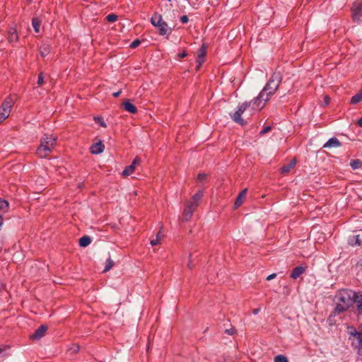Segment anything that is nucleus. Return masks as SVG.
<instances>
[{
    "label": "nucleus",
    "instance_id": "nucleus-19",
    "mask_svg": "<svg viewBox=\"0 0 362 362\" xmlns=\"http://www.w3.org/2000/svg\"><path fill=\"white\" fill-rule=\"evenodd\" d=\"M161 228H163V226H161ZM161 229L162 228H160V230L156 234L155 238L151 239L150 244L152 246H156V245L160 244V240L164 237V235L161 233Z\"/></svg>",
    "mask_w": 362,
    "mask_h": 362
},
{
    "label": "nucleus",
    "instance_id": "nucleus-28",
    "mask_svg": "<svg viewBox=\"0 0 362 362\" xmlns=\"http://www.w3.org/2000/svg\"><path fill=\"white\" fill-rule=\"evenodd\" d=\"M114 261L110 258L109 257L107 260H106V265H105V267L103 270V272H108L110 269H111L112 268V267L114 266Z\"/></svg>",
    "mask_w": 362,
    "mask_h": 362
},
{
    "label": "nucleus",
    "instance_id": "nucleus-23",
    "mask_svg": "<svg viewBox=\"0 0 362 362\" xmlns=\"http://www.w3.org/2000/svg\"><path fill=\"white\" fill-rule=\"evenodd\" d=\"M50 52V47L48 45H42L40 47V54L42 57H45Z\"/></svg>",
    "mask_w": 362,
    "mask_h": 362
},
{
    "label": "nucleus",
    "instance_id": "nucleus-32",
    "mask_svg": "<svg viewBox=\"0 0 362 362\" xmlns=\"http://www.w3.org/2000/svg\"><path fill=\"white\" fill-rule=\"evenodd\" d=\"M106 19L108 22L114 23L118 19V16L116 14L111 13L106 16Z\"/></svg>",
    "mask_w": 362,
    "mask_h": 362
},
{
    "label": "nucleus",
    "instance_id": "nucleus-11",
    "mask_svg": "<svg viewBox=\"0 0 362 362\" xmlns=\"http://www.w3.org/2000/svg\"><path fill=\"white\" fill-rule=\"evenodd\" d=\"M247 192V189L245 188L239 193L234 203V209H238L243 204L246 197Z\"/></svg>",
    "mask_w": 362,
    "mask_h": 362
},
{
    "label": "nucleus",
    "instance_id": "nucleus-43",
    "mask_svg": "<svg viewBox=\"0 0 362 362\" xmlns=\"http://www.w3.org/2000/svg\"><path fill=\"white\" fill-rule=\"evenodd\" d=\"M121 94V90H119L117 92H115L112 94V95L115 97V98H117L118 97L119 95Z\"/></svg>",
    "mask_w": 362,
    "mask_h": 362
},
{
    "label": "nucleus",
    "instance_id": "nucleus-25",
    "mask_svg": "<svg viewBox=\"0 0 362 362\" xmlns=\"http://www.w3.org/2000/svg\"><path fill=\"white\" fill-rule=\"evenodd\" d=\"M350 166L353 170H356L362 167V161L358 159H352L350 161Z\"/></svg>",
    "mask_w": 362,
    "mask_h": 362
},
{
    "label": "nucleus",
    "instance_id": "nucleus-22",
    "mask_svg": "<svg viewBox=\"0 0 362 362\" xmlns=\"http://www.w3.org/2000/svg\"><path fill=\"white\" fill-rule=\"evenodd\" d=\"M78 243L81 247H86L90 244L91 238L88 235H84L79 239Z\"/></svg>",
    "mask_w": 362,
    "mask_h": 362
},
{
    "label": "nucleus",
    "instance_id": "nucleus-1",
    "mask_svg": "<svg viewBox=\"0 0 362 362\" xmlns=\"http://www.w3.org/2000/svg\"><path fill=\"white\" fill-rule=\"evenodd\" d=\"M281 81L282 76L280 72L273 73L262 90L254 98V104H257V107L263 108L270 97L276 93Z\"/></svg>",
    "mask_w": 362,
    "mask_h": 362
},
{
    "label": "nucleus",
    "instance_id": "nucleus-29",
    "mask_svg": "<svg viewBox=\"0 0 362 362\" xmlns=\"http://www.w3.org/2000/svg\"><path fill=\"white\" fill-rule=\"evenodd\" d=\"M336 315H334V313L333 311L332 313L328 317L327 322L329 326H333V325H336V320H335Z\"/></svg>",
    "mask_w": 362,
    "mask_h": 362
},
{
    "label": "nucleus",
    "instance_id": "nucleus-8",
    "mask_svg": "<svg viewBox=\"0 0 362 362\" xmlns=\"http://www.w3.org/2000/svg\"><path fill=\"white\" fill-rule=\"evenodd\" d=\"M141 164V158L138 156H136L134 160L132 161V164L129 166H127L124 170L122 171V175L123 176H129L132 175L135 169L136 165H139Z\"/></svg>",
    "mask_w": 362,
    "mask_h": 362
},
{
    "label": "nucleus",
    "instance_id": "nucleus-44",
    "mask_svg": "<svg viewBox=\"0 0 362 362\" xmlns=\"http://www.w3.org/2000/svg\"><path fill=\"white\" fill-rule=\"evenodd\" d=\"M358 126L362 127V117L357 121Z\"/></svg>",
    "mask_w": 362,
    "mask_h": 362
},
{
    "label": "nucleus",
    "instance_id": "nucleus-18",
    "mask_svg": "<svg viewBox=\"0 0 362 362\" xmlns=\"http://www.w3.org/2000/svg\"><path fill=\"white\" fill-rule=\"evenodd\" d=\"M348 243L351 246L361 245V240L360 239L359 235H354L349 236L348 239Z\"/></svg>",
    "mask_w": 362,
    "mask_h": 362
},
{
    "label": "nucleus",
    "instance_id": "nucleus-14",
    "mask_svg": "<svg viewBox=\"0 0 362 362\" xmlns=\"http://www.w3.org/2000/svg\"><path fill=\"white\" fill-rule=\"evenodd\" d=\"M305 267H303V266H298L296 267H295L292 272L291 273V278L293 279H298L301 274H303V273H305Z\"/></svg>",
    "mask_w": 362,
    "mask_h": 362
},
{
    "label": "nucleus",
    "instance_id": "nucleus-33",
    "mask_svg": "<svg viewBox=\"0 0 362 362\" xmlns=\"http://www.w3.org/2000/svg\"><path fill=\"white\" fill-rule=\"evenodd\" d=\"M79 349H80L79 345H78V344H72L69 347V351L71 352V354H74L78 353Z\"/></svg>",
    "mask_w": 362,
    "mask_h": 362
},
{
    "label": "nucleus",
    "instance_id": "nucleus-17",
    "mask_svg": "<svg viewBox=\"0 0 362 362\" xmlns=\"http://www.w3.org/2000/svg\"><path fill=\"white\" fill-rule=\"evenodd\" d=\"M296 163V159L291 160L288 164L284 165V166H282V168H281V174L288 173V172H290V170L291 169H293L295 167Z\"/></svg>",
    "mask_w": 362,
    "mask_h": 362
},
{
    "label": "nucleus",
    "instance_id": "nucleus-46",
    "mask_svg": "<svg viewBox=\"0 0 362 362\" xmlns=\"http://www.w3.org/2000/svg\"><path fill=\"white\" fill-rule=\"evenodd\" d=\"M259 308L254 309L252 311L253 314L257 315L259 313Z\"/></svg>",
    "mask_w": 362,
    "mask_h": 362
},
{
    "label": "nucleus",
    "instance_id": "nucleus-6",
    "mask_svg": "<svg viewBox=\"0 0 362 362\" xmlns=\"http://www.w3.org/2000/svg\"><path fill=\"white\" fill-rule=\"evenodd\" d=\"M13 105L14 100L11 95L5 98L0 107V122L8 117Z\"/></svg>",
    "mask_w": 362,
    "mask_h": 362
},
{
    "label": "nucleus",
    "instance_id": "nucleus-16",
    "mask_svg": "<svg viewBox=\"0 0 362 362\" xmlns=\"http://www.w3.org/2000/svg\"><path fill=\"white\" fill-rule=\"evenodd\" d=\"M123 108L124 110L132 114H136L137 112L136 107L129 100H126L123 103Z\"/></svg>",
    "mask_w": 362,
    "mask_h": 362
},
{
    "label": "nucleus",
    "instance_id": "nucleus-20",
    "mask_svg": "<svg viewBox=\"0 0 362 362\" xmlns=\"http://www.w3.org/2000/svg\"><path fill=\"white\" fill-rule=\"evenodd\" d=\"M163 19L160 15L158 13H155L152 16L151 22V23L156 26L158 27V25H160V24L163 23Z\"/></svg>",
    "mask_w": 362,
    "mask_h": 362
},
{
    "label": "nucleus",
    "instance_id": "nucleus-39",
    "mask_svg": "<svg viewBox=\"0 0 362 362\" xmlns=\"http://www.w3.org/2000/svg\"><path fill=\"white\" fill-rule=\"evenodd\" d=\"M276 276V274L273 273V274H272L269 275V276L267 277V281H270V280H272V279H274Z\"/></svg>",
    "mask_w": 362,
    "mask_h": 362
},
{
    "label": "nucleus",
    "instance_id": "nucleus-41",
    "mask_svg": "<svg viewBox=\"0 0 362 362\" xmlns=\"http://www.w3.org/2000/svg\"><path fill=\"white\" fill-rule=\"evenodd\" d=\"M189 21V18L187 16L182 15V23H187Z\"/></svg>",
    "mask_w": 362,
    "mask_h": 362
},
{
    "label": "nucleus",
    "instance_id": "nucleus-36",
    "mask_svg": "<svg viewBox=\"0 0 362 362\" xmlns=\"http://www.w3.org/2000/svg\"><path fill=\"white\" fill-rule=\"evenodd\" d=\"M272 130V127L271 126H266L264 127L259 132V134L261 136L268 133L269 132H270Z\"/></svg>",
    "mask_w": 362,
    "mask_h": 362
},
{
    "label": "nucleus",
    "instance_id": "nucleus-47",
    "mask_svg": "<svg viewBox=\"0 0 362 362\" xmlns=\"http://www.w3.org/2000/svg\"><path fill=\"white\" fill-rule=\"evenodd\" d=\"M187 266H188V267H189L190 269H192L193 266L192 265L191 260H189V263H188Z\"/></svg>",
    "mask_w": 362,
    "mask_h": 362
},
{
    "label": "nucleus",
    "instance_id": "nucleus-45",
    "mask_svg": "<svg viewBox=\"0 0 362 362\" xmlns=\"http://www.w3.org/2000/svg\"><path fill=\"white\" fill-rule=\"evenodd\" d=\"M187 55H188V54H187V51L182 49V59L185 58V57H187Z\"/></svg>",
    "mask_w": 362,
    "mask_h": 362
},
{
    "label": "nucleus",
    "instance_id": "nucleus-37",
    "mask_svg": "<svg viewBox=\"0 0 362 362\" xmlns=\"http://www.w3.org/2000/svg\"><path fill=\"white\" fill-rule=\"evenodd\" d=\"M236 329L234 327H231L230 329H226L225 330V333H226L228 335H233L236 333Z\"/></svg>",
    "mask_w": 362,
    "mask_h": 362
},
{
    "label": "nucleus",
    "instance_id": "nucleus-24",
    "mask_svg": "<svg viewBox=\"0 0 362 362\" xmlns=\"http://www.w3.org/2000/svg\"><path fill=\"white\" fill-rule=\"evenodd\" d=\"M354 303H356L358 314L362 315V295L357 294Z\"/></svg>",
    "mask_w": 362,
    "mask_h": 362
},
{
    "label": "nucleus",
    "instance_id": "nucleus-3",
    "mask_svg": "<svg viewBox=\"0 0 362 362\" xmlns=\"http://www.w3.org/2000/svg\"><path fill=\"white\" fill-rule=\"evenodd\" d=\"M57 136L54 134H45L40 139V144L37 148L36 154L39 158L47 157L56 146Z\"/></svg>",
    "mask_w": 362,
    "mask_h": 362
},
{
    "label": "nucleus",
    "instance_id": "nucleus-40",
    "mask_svg": "<svg viewBox=\"0 0 362 362\" xmlns=\"http://www.w3.org/2000/svg\"><path fill=\"white\" fill-rule=\"evenodd\" d=\"M10 347L8 346H0V354L4 351L5 350L9 349Z\"/></svg>",
    "mask_w": 362,
    "mask_h": 362
},
{
    "label": "nucleus",
    "instance_id": "nucleus-21",
    "mask_svg": "<svg viewBox=\"0 0 362 362\" xmlns=\"http://www.w3.org/2000/svg\"><path fill=\"white\" fill-rule=\"evenodd\" d=\"M362 100V88L360 89L358 93L351 97L350 103L352 105H356Z\"/></svg>",
    "mask_w": 362,
    "mask_h": 362
},
{
    "label": "nucleus",
    "instance_id": "nucleus-42",
    "mask_svg": "<svg viewBox=\"0 0 362 362\" xmlns=\"http://www.w3.org/2000/svg\"><path fill=\"white\" fill-rule=\"evenodd\" d=\"M324 100H325V104L327 105L329 103L330 98L328 95H325L324 98Z\"/></svg>",
    "mask_w": 362,
    "mask_h": 362
},
{
    "label": "nucleus",
    "instance_id": "nucleus-9",
    "mask_svg": "<svg viewBox=\"0 0 362 362\" xmlns=\"http://www.w3.org/2000/svg\"><path fill=\"white\" fill-rule=\"evenodd\" d=\"M47 329L48 327L47 325H42L35 331L33 334L30 335V338L31 339L39 340L45 336Z\"/></svg>",
    "mask_w": 362,
    "mask_h": 362
},
{
    "label": "nucleus",
    "instance_id": "nucleus-48",
    "mask_svg": "<svg viewBox=\"0 0 362 362\" xmlns=\"http://www.w3.org/2000/svg\"><path fill=\"white\" fill-rule=\"evenodd\" d=\"M177 57L181 58V53L177 54Z\"/></svg>",
    "mask_w": 362,
    "mask_h": 362
},
{
    "label": "nucleus",
    "instance_id": "nucleus-5",
    "mask_svg": "<svg viewBox=\"0 0 362 362\" xmlns=\"http://www.w3.org/2000/svg\"><path fill=\"white\" fill-rule=\"evenodd\" d=\"M252 107V110H261L262 108L257 107V104H254V99L250 101H245L238 107V110L233 112L230 113L231 119L237 124L241 126H245L247 124V122H245L242 118V115L243 112L250 107Z\"/></svg>",
    "mask_w": 362,
    "mask_h": 362
},
{
    "label": "nucleus",
    "instance_id": "nucleus-30",
    "mask_svg": "<svg viewBox=\"0 0 362 362\" xmlns=\"http://www.w3.org/2000/svg\"><path fill=\"white\" fill-rule=\"evenodd\" d=\"M95 123L99 124L103 127H106L107 125L101 116H97L94 117Z\"/></svg>",
    "mask_w": 362,
    "mask_h": 362
},
{
    "label": "nucleus",
    "instance_id": "nucleus-7",
    "mask_svg": "<svg viewBox=\"0 0 362 362\" xmlns=\"http://www.w3.org/2000/svg\"><path fill=\"white\" fill-rule=\"evenodd\" d=\"M351 16L354 22L362 21V3H354L351 8Z\"/></svg>",
    "mask_w": 362,
    "mask_h": 362
},
{
    "label": "nucleus",
    "instance_id": "nucleus-31",
    "mask_svg": "<svg viewBox=\"0 0 362 362\" xmlns=\"http://www.w3.org/2000/svg\"><path fill=\"white\" fill-rule=\"evenodd\" d=\"M208 178V175L206 173H199L197 177V180L199 182H205Z\"/></svg>",
    "mask_w": 362,
    "mask_h": 362
},
{
    "label": "nucleus",
    "instance_id": "nucleus-12",
    "mask_svg": "<svg viewBox=\"0 0 362 362\" xmlns=\"http://www.w3.org/2000/svg\"><path fill=\"white\" fill-rule=\"evenodd\" d=\"M341 143L339 140L336 137H332L329 139L324 145L323 148H332V147H340L341 146Z\"/></svg>",
    "mask_w": 362,
    "mask_h": 362
},
{
    "label": "nucleus",
    "instance_id": "nucleus-2",
    "mask_svg": "<svg viewBox=\"0 0 362 362\" xmlns=\"http://www.w3.org/2000/svg\"><path fill=\"white\" fill-rule=\"evenodd\" d=\"M357 293L351 289H341L335 296L337 303L334 308V315L346 311L356 300Z\"/></svg>",
    "mask_w": 362,
    "mask_h": 362
},
{
    "label": "nucleus",
    "instance_id": "nucleus-26",
    "mask_svg": "<svg viewBox=\"0 0 362 362\" xmlns=\"http://www.w3.org/2000/svg\"><path fill=\"white\" fill-rule=\"evenodd\" d=\"M41 21L38 18H33L32 19V25L34 28L35 33H38L40 32Z\"/></svg>",
    "mask_w": 362,
    "mask_h": 362
},
{
    "label": "nucleus",
    "instance_id": "nucleus-27",
    "mask_svg": "<svg viewBox=\"0 0 362 362\" xmlns=\"http://www.w3.org/2000/svg\"><path fill=\"white\" fill-rule=\"evenodd\" d=\"M160 25H158L157 27L158 28V32H159L160 35H164L167 33L168 25L164 21H163V23H161Z\"/></svg>",
    "mask_w": 362,
    "mask_h": 362
},
{
    "label": "nucleus",
    "instance_id": "nucleus-34",
    "mask_svg": "<svg viewBox=\"0 0 362 362\" xmlns=\"http://www.w3.org/2000/svg\"><path fill=\"white\" fill-rule=\"evenodd\" d=\"M274 362H288V361L286 356L278 355L274 358Z\"/></svg>",
    "mask_w": 362,
    "mask_h": 362
},
{
    "label": "nucleus",
    "instance_id": "nucleus-35",
    "mask_svg": "<svg viewBox=\"0 0 362 362\" xmlns=\"http://www.w3.org/2000/svg\"><path fill=\"white\" fill-rule=\"evenodd\" d=\"M141 42L140 40L139 39H136L135 40H134L131 44H130V47L132 48V49H134V48H136L137 47H139L140 45H141Z\"/></svg>",
    "mask_w": 362,
    "mask_h": 362
},
{
    "label": "nucleus",
    "instance_id": "nucleus-38",
    "mask_svg": "<svg viewBox=\"0 0 362 362\" xmlns=\"http://www.w3.org/2000/svg\"><path fill=\"white\" fill-rule=\"evenodd\" d=\"M43 83H44V77H43V74H42V73H40V74L38 75L37 84H38L39 86H42Z\"/></svg>",
    "mask_w": 362,
    "mask_h": 362
},
{
    "label": "nucleus",
    "instance_id": "nucleus-10",
    "mask_svg": "<svg viewBox=\"0 0 362 362\" xmlns=\"http://www.w3.org/2000/svg\"><path fill=\"white\" fill-rule=\"evenodd\" d=\"M206 55V48L202 45V47H200L197 52V70L199 69V68L202 65L204 58Z\"/></svg>",
    "mask_w": 362,
    "mask_h": 362
},
{
    "label": "nucleus",
    "instance_id": "nucleus-15",
    "mask_svg": "<svg viewBox=\"0 0 362 362\" xmlns=\"http://www.w3.org/2000/svg\"><path fill=\"white\" fill-rule=\"evenodd\" d=\"M105 146L101 141L93 144L90 146V152L93 154H99L104 151Z\"/></svg>",
    "mask_w": 362,
    "mask_h": 362
},
{
    "label": "nucleus",
    "instance_id": "nucleus-13",
    "mask_svg": "<svg viewBox=\"0 0 362 362\" xmlns=\"http://www.w3.org/2000/svg\"><path fill=\"white\" fill-rule=\"evenodd\" d=\"M7 38L9 42H16L18 40V35L15 28H10L8 29Z\"/></svg>",
    "mask_w": 362,
    "mask_h": 362
},
{
    "label": "nucleus",
    "instance_id": "nucleus-4",
    "mask_svg": "<svg viewBox=\"0 0 362 362\" xmlns=\"http://www.w3.org/2000/svg\"><path fill=\"white\" fill-rule=\"evenodd\" d=\"M203 194V190L199 189L190 199L185 202V209L182 211V221H189L192 218L194 211L202 199Z\"/></svg>",
    "mask_w": 362,
    "mask_h": 362
}]
</instances>
